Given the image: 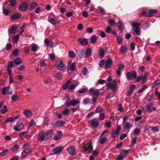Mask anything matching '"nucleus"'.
Wrapping results in <instances>:
<instances>
[{
	"mask_svg": "<svg viewBox=\"0 0 160 160\" xmlns=\"http://www.w3.org/2000/svg\"><path fill=\"white\" fill-rule=\"evenodd\" d=\"M130 23L132 27V31L136 35H140L141 34V31L139 28L141 25V23L138 22H134L132 21H130Z\"/></svg>",
	"mask_w": 160,
	"mask_h": 160,
	"instance_id": "1",
	"label": "nucleus"
},
{
	"mask_svg": "<svg viewBox=\"0 0 160 160\" xmlns=\"http://www.w3.org/2000/svg\"><path fill=\"white\" fill-rule=\"evenodd\" d=\"M64 147L62 146H59L52 149L50 151L51 155L57 154L61 153Z\"/></svg>",
	"mask_w": 160,
	"mask_h": 160,
	"instance_id": "2",
	"label": "nucleus"
},
{
	"mask_svg": "<svg viewBox=\"0 0 160 160\" xmlns=\"http://www.w3.org/2000/svg\"><path fill=\"white\" fill-rule=\"evenodd\" d=\"M38 139L40 142L48 140L45 132L43 131L40 132L38 136Z\"/></svg>",
	"mask_w": 160,
	"mask_h": 160,
	"instance_id": "3",
	"label": "nucleus"
},
{
	"mask_svg": "<svg viewBox=\"0 0 160 160\" xmlns=\"http://www.w3.org/2000/svg\"><path fill=\"white\" fill-rule=\"evenodd\" d=\"M57 68L59 70L62 71L66 68V65L62 61H58L55 63Z\"/></svg>",
	"mask_w": 160,
	"mask_h": 160,
	"instance_id": "4",
	"label": "nucleus"
},
{
	"mask_svg": "<svg viewBox=\"0 0 160 160\" xmlns=\"http://www.w3.org/2000/svg\"><path fill=\"white\" fill-rule=\"evenodd\" d=\"M137 72L133 71L132 72H128L127 73L126 77L127 79L128 80H131L132 79V77H133L134 78H136L137 77Z\"/></svg>",
	"mask_w": 160,
	"mask_h": 160,
	"instance_id": "5",
	"label": "nucleus"
},
{
	"mask_svg": "<svg viewBox=\"0 0 160 160\" xmlns=\"http://www.w3.org/2000/svg\"><path fill=\"white\" fill-rule=\"evenodd\" d=\"M107 87L112 90H115L118 89L116 85V81L114 80L112 83H109L107 84Z\"/></svg>",
	"mask_w": 160,
	"mask_h": 160,
	"instance_id": "6",
	"label": "nucleus"
},
{
	"mask_svg": "<svg viewBox=\"0 0 160 160\" xmlns=\"http://www.w3.org/2000/svg\"><path fill=\"white\" fill-rule=\"evenodd\" d=\"M28 7V4L26 3H22L19 7V10L21 12L26 11Z\"/></svg>",
	"mask_w": 160,
	"mask_h": 160,
	"instance_id": "7",
	"label": "nucleus"
},
{
	"mask_svg": "<svg viewBox=\"0 0 160 160\" xmlns=\"http://www.w3.org/2000/svg\"><path fill=\"white\" fill-rule=\"evenodd\" d=\"M123 127L124 131H128V132L129 131V129L132 127V125L130 122H127L123 124Z\"/></svg>",
	"mask_w": 160,
	"mask_h": 160,
	"instance_id": "8",
	"label": "nucleus"
},
{
	"mask_svg": "<svg viewBox=\"0 0 160 160\" xmlns=\"http://www.w3.org/2000/svg\"><path fill=\"white\" fill-rule=\"evenodd\" d=\"M75 63H71V61H69L68 62V66L67 67V70L68 71L69 70L74 71L75 70Z\"/></svg>",
	"mask_w": 160,
	"mask_h": 160,
	"instance_id": "9",
	"label": "nucleus"
},
{
	"mask_svg": "<svg viewBox=\"0 0 160 160\" xmlns=\"http://www.w3.org/2000/svg\"><path fill=\"white\" fill-rule=\"evenodd\" d=\"M67 150L71 155H74L76 154V150L73 146H70L67 149Z\"/></svg>",
	"mask_w": 160,
	"mask_h": 160,
	"instance_id": "10",
	"label": "nucleus"
},
{
	"mask_svg": "<svg viewBox=\"0 0 160 160\" xmlns=\"http://www.w3.org/2000/svg\"><path fill=\"white\" fill-rule=\"evenodd\" d=\"M88 123L92 126L95 128L98 127L99 125V122L97 121H95L94 120L89 121Z\"/></svg>",
	"mask_w": 160,
	"mask_h": 160,
	"instance_id": "11",
	"label": "nucleus"
},
{
	"mask_svg": "<svg viewBox=\"0 0 160 160\" xmlns=\"http://www.w3.org/2000/svg\"><path fill=\"white\" fill-rule=\"evenodd\" d=\"M112 64V61L110 58L106 60L105 62V68L107 69L109 68L110 66Z\"/></svg>",
	"mask_w": 160,
	"mask_h": 160,
	"instance_id": "12",
	"label": "nucleus"
},
{
	"mask_svg": "<svg viewBox=\"0 0 160 160\" xmlns=\"http://www.w3.org/2000/svg\"><path fill=\"white\" fill-rule=\"evenodd\" d=\"M67 99L66 101L65 105L66 107H69L70 106H71V101H70V98L67 96H66L65 97L62 99L63 100Z\"/></svg>",
	"mask_w": 160,
	"mask_h": 160,
	"instance_id": "13",
	"label": "nucleus"
},
{
	"mask_svg": "<svg viewBox=\"0 0 160 160\" xmlns=\"http://www.w3.org/2000/svg\"><path fill=\"white\" fill-rule=\"evenodd\" d=\"M23 128V124L22 123H21L16 126H14L13 128V129L15 131H18L22 129Z\"/></svg>",
	"mask_w": 160,
	"mask_h": 160,
	"instance_id": "14",
	"label": "nucleus"
},
{
	"mask_svg": "<svg viewBox=\"0 0 160 160\" xmlns=\"http://www.w3.org/2000/svg\"><path fill=\"white\" fill-rule=\"evenodd\" d=\"M89 93L92 95V97L96 98L99 95L100 92L99 91H90Z\"/></svg>",
	"mask_w": 160,
	"mask_h": 160,
	"instance_id": "15",
	"label": "nucleus"
},
{
	"mask_svg": "<svg viewBox=\"0 0 160 160\" xmlns=\"http://www.w3.org/2000/svg\"><path fill=\"white\" fill-rule=\"evenodd\" d=\"M23 114L26 117H29L32 116V113L31 111L28 109L24 110L23 112Z\"/></svg>",
	"mask_w": 160,
	"mask_h": 160,
	"instance_id": "16",
	"label": "nucleus"
},
{
	"mask_svg": "<svg viewBox=\"0 0 160 160\" xmlns=\"http://www.w3.org/2000/svg\"><path fill=\"white\" fill-rule=\"evenodd\" d=\"M44 42L50 48L52 47L53 46L54 44V42L53 41H50L47 38H45L44 39Z\"/></svg>",
	"mask_w": 160,
	"mask_h": 160,
	"instance_id": "17",
	"label": "nucleus"
},
{
	"mask_svg": "<svg viewBox=\"0 0 160 160\" xmlns=\"http://www.w3.org/2000/svg\"><path fill=\"white\" fill-rule=\"evenodd\" d=\"M116 24L119 30H121V32H122L124 29L123 23L121 21H119Z\"/></svg>",
	"mask_w": 160,
	"mask_h": 160,
	"instance_id": "18",
	"label": "nucleus"
},
{
	"mask_svg": "<svg viewBox=\"0 0 160 160\" xmlns=\"http://www.w3.org/2000/svg\"><path fill=\"white\" fill-rule=\"evenodd\" d=\"M79 42L83 45H87L88 42L86 38H79L78 39Z\"/></svg>",
	"mask_w": 160,
	"mask_h": 160,
	"instance_id": "19",
	"label": "nucleus"
},
{
	"mask_svg": "<svg viewBox=\"0 0 160 160\" xmlns=\"http://www.w3.org/2000/svg\"><path fill=\"white\" fill-rule=\"evenodd\" d=\"M47 138L49 139L52 136L53 132L52 130H50L45 132Z\"/></svg>",
	"mask_w": 160,
	"mask_h": 160,
	"instance_id": "20",
	"label": "nucleus"
},
{
	"mask_svg": "<svg viewBox=\"0 0 160 160\" xmlns=\"http://www.w3.org/2000/svg\"><path fill=\"white\" fill-rule=\"evenodd\" d=\"M62 133V131H58L57 132V134L54 136V139L56 141L59 140L61 137Z\"/></svg>",
	"mask_w": 160,
	"mask_h": 160,
	"instance_id": "21",
	"label": "nucleus"
},
{
	"mask_svg": "<svg viewBox=\"0 0 160 160\" xmlns=\"http://www.w3.org/2000/svg\"><path fill=\"white\" fill-rule=\"evenodd\" d=\"M28 132H21L20 134L19 135L18 137L19 138L21 139H23L24 138H25L26 136L28 134Z\"/></svg>",
	"mask_w": 160,
	"mask_h": 160,
	"instance_id": "22",
	"label": "nucleus"
},
{
	"mask_svg": "<svg viewBox=\"0 0 160 160\" xmlns=\"http://www.w3.org/2000/svg\"><path fill=\"white\" fill-rule=\"evenodd\" d=\"M21 16V14L19 12H18L17 13L13 14L12 16L11 17V19L12 20L17 19L20 17Z\"/></svg>",
	"mask_w": 160,
	"mask_h": 160,
	"instance_id": "23",
	"label": "nucleus"
},
{
	"mask_svg": "<svg viewBox=\"0 0 160 160\" xmlns=\"http://www.w3.org/2000/svg\"><path fill=\"white\" fill-rule=\"evenodd\" d=\"M43 80L44 83L47 85H49L52 82V80L49 78H44Z\"/></svg>",
	"mask_w": 160,
	"mask_h": 160,
	"instance_id": "24",
	"label": "nucleus"
},
{
	"mask_svg": "<svg viewBox=\"0 0 160 160\" xmlns=\"http://www.w3.org/2000/svg\"><path fill=\"white\" fill-rule=\"evenodd\" d=\"M158 11L156 9H150L148 11L150 17L153 16L155 13L157 12Z\"/></svg>",
	"mask_w": 160,
	"mask_h": 160,
	"instance_id": "25",
	"label": "nucleus"
},
{
	"mask_svg": "<svg viewBox=\"0 0 160 160\" xmlns=\"http://www.w3.org/2000/svg\"><path fill=\"white\" fill-rule=\"evenodd\" d=\"M31 51L32 52H35L37 51L38 46V45L33 44L31 45Z\"/></svg>",
	"mask_w": 160,
	"mask_h": 160,
	"instance_id": "26",
	"label": "nucleus"
},
{
	"mask_svg": "<svg viewBox=\"0 0 160 160\" xmlns=\"http://www.w3.org/2000/svg\"><path fill=\"white\" fill-rule=\"evenodd\" d=\"M104 50L103 48H101L99 51V56L100 58L102 59L104 57Z\"/></svg>",
	"mask_w": 160,
	"mask_h": 160,
	"instance_id": "27",
	"label": "nucleus"
},
{
	"mask_svg": "<svg viewBox=\"0 0 160 160\" xmlns=\"http://www.w3.org/2000/svg\"><path fill=\"white\" fill-rule=\"evenodd\" d=\"M18 27L16 25H13L11 28V30L10 32L12 34H13L14 32L17 30Z\"/></svg>",
	"mask_w": 160,
	"mask_h": 160,
	"instance_id": "28",
	"label": "nucleus"
},
{
	"mask_svg": "<svg viewBox=\"0 0 160 160\" xmlns=\"http://www.w3.org/2000/svg\"><path fill=\"white\" fill-rule=\"evenodd\" d=\"M92 54V50L90 48H88L86 51L85 55L87 57L90 56Z\"/></svg>",
	"mask_w": 160,
	"mask_h": 160,
	"instance_id": "29",
	"label": "nucleus"
},
{
	"mask_svg": "<svg viewBox=\"0 0 160 160\" xmlns=\"http://www.w3.org/2000/svg\"><path fill=\"white\" fill-rule=\"evenodd\" d=\"M19 36L18 35H17L12 38V41L14 43L16 44L18 43Z\"/></svg>",
	"mask_w": 160,
	"mask_h": 160,
	"instance_id": "30",
	"label": "nucleus"
},
{
	"mask_svg": "<svg viewBox=\"0 0 160 160\" xmlns=\"http://www.w3.org/2000/svg\"><path fill=\"white\" fill-rule=\"evenodd\" d=\"M129 150H122L121 152V155L123 156V157H125L127 156L128 153V152Z\"/></svg>",
	"mask_w": 160,
	"mask_h": 160,
	"instance_id": "31",
	"label": "nucleus"
},
{
	"mask_svg": "<svg viewBox=\"0 0 160 160\" xmlns=\"http://www.w3.org/2000/svg\"><path fill=\"white\" fill-rule=\"evenodd\" d=\"M22 62L21 59L19 58H17L14 60V62L17 65H20Z\"/></svg>",
	"mask_w": 160,
	"mask_h": 160,
	"instance_id": "32",
	"label": "nucleus"
},
{
	"mask_svg": "<svg viewBox=\"0 0 160 160\" xmlns=\"http://www.w3.org/2000/svg\"><path fill=\"white\" fill-rule=\"evenodd\" d=\"M80 102L77 100H73L71 101V106L72 107H74L76 105L79 103Z\"/></svg>",
	"mask_w": 160,
	"mask_h": 160,
	"instance_id": "33",
	"label": "nucleus"
},
{
	"mask_svg": "<svg viewBox=\"0 0 160 160\" xmlns=\"http://www.w3.org/2000/svg\"><path fill=\"white\" fill-rule=\"evenodd\" d=\"M87 150L88 151H91L92 150V146L91 143H88L86 147Z\"/></svg>",
	"mask_w": 160,
	"mask_h": 160,
	"instance_id": "34",
	"label": "nucleus"
},
{
	"mask_svg": "<svg viewBox=\"0 0 160 160\" xmlns=\"http://www.w3.org/2000/svg\"><path fill=\"white\" fill-rule=\"evenodd\" d=\"M97 37L95 35H93L90 39V41L92 43H94L96 42Z\"/></svg>",
	"mask_w": 160,
	"mask_h": 160,
	"instance_id": "35",
	"label": "nucleus"
},
{
	"mask_svg": "<svg viewBox=\"0 0 160 160\" xmlns=\"http://www.w3.org/2000/svg\"><path fill=\"white\" fill-rule=\"evenodd\" d=\"M120 51L122 53H126L127 51V48L125 47H122L120 48Z\"/></svg>",
	"mask_w": 160,
	"mask_h": 160,
	"instance_id": "36",
	"label": "nucleus"
},
{
	"mask_svg": "<svg viewBox=\"0 0 160 160\" xmlns=\"http://www.w3.org/2000/svg\"><path fill=\"white\" fill-rule=\"evenodd\" d=\"M48 20L53 25H55L57 23V21L54 18H48Z\"/></svg>",
	"mask_w": 160,
	"mask_h": 160,
	"instance_id": "37",
	"label": "nucleus"
},
{
	"mask_svg": "<svg viewBox=\"0 0 160 160\" xmlns=\"http://www.w3.org/2000/svg\"><path fill=\"white\" fill-rule=\"evenodd\" d=\"M19 99V97L18 96L15 95H13L11 97V100L14 102H15L18 101Z\"/></svg>",
	"mask_w": 160,
	"mask_h": 160,
	"instance_id": "38",
	"label": "nucleus"
},
{
	"mask_svg": "<svg viewBox=\"0 0 160 160\" xmlns=\"http://www.w3.org/2000/svg\"><path fill=\"white\" fill-rule=\"evenodd\" d=\"M140 132L141 129L139 128H135L133 131V133L134 135H138Z\"/></svg>",
	"mask_w": 160,
	"mask_h": 160,
	"instance_id": "39",
	"label": "nucleus"
},
{
	"mask_svg": "<svg viewBox=\"0 0 160 160\" xmlns=\"http://www.w3.org/2000/svg\"><path fill=\"white\" fill-rule=\"evenodd\" d=\"M85 51L83 49H81L79 51L78 56L80 58H82L83 56V54Z\"/></svg>",
	"mask_w": 160,
	"mask_h": 160,
	"instance_id": "40",
	"label": "nucleus"
},
{
	"mask_svg": "<svg viewBox=\"0 0 160 160\" xmlns=\"http://www.w3.org/2000/svg\"><path fill=\"white\" fill-rule=\"evenodd\" d=\"M71 82V81L70 80L67 81L63 87V88L64 89H66L68 88V85Z\"/></svg>",
	"mask_w": 160,
	"mask_h": 160,
	"instance_id": "41",
	"label": "nucleus"
},
{
	"mask_svg": "<svg viewBox=\"0 0 160 160\" xmlns=\"http://www.w3.org/2000/svg\"><path fill=\"white\" fill-rule=\"evenodd\" d=\"M108 23L110 25L113 26L115 24V22L113 19H111L108 21Z\"/></svg>",
	"mask_w": 160,
	"mask_h": 160,
	"instance_id": "42",
	"label": "nucleus"
},
{
	"mask_svg": "<svg viewBox=\"0 0 160 160\" xmlns=\"http://www.w3.org/2000/svg\"><path fill=\"white\" fill-rule=\"evenodd\" d=\"M19 148V146L18 145H15L13 146L11 148V151L13 152H15L17 151Z\"/></svg>",
	"mask_w": 160,
	"mask_h": 160,
	"instance_id": "43",
	"label": "nucleus"
},
{
	"mask_svg": "<svg viewBox=\"0 0 160 160\" xmlns=\"http://www.w3.org/2000/svg\"><path fill=\"white\" fill-rule=\"evenodd\" d=\"M123 40V38L122 36H118L117 37V42L120 43L122 42Z\"/></svg>",
	"mask_w": 160,
	"mask_h": 160,
	"instance_id": "44",
	"label": "nucleus"
},
{
	"mask_svg": "<svg viewBox=\"0 0 160 160\" xmlns=\"http://www.w3.org/2000/svg\"><path fill=\"white\" fill-rule=\"evenodd\" d=\"M103 110V108H102L98 107V108H97L95 111V113H101L102 112Z\"/></svg>",
	"mask_w": 160,
	"mask_h": 160,
	"instance_id": "45",
	"label": "nucleus"
},
{
	"mask_svg": "<svg viewBox=\"0 0 160 160\" xmlns=\"http://www.w3.org/2000/svg\"><path fill=\"white\" fill-rule=\"evenodd\" d=\"M63 115H66L69 113V110L68 109H65L63 110L61 112Z\"/></svg>",
	"mask_w": 160,
	"mask_h": 160,
	"instance_id": "46",
	"label": "nucleus"
},
{
	"mask_svg": "<svg viewBox=\"0 0 160 160\" xmlns=\"http://www.w3.org/2000/svg\"><path fill=\"white\" fill-rule=\"evenodd\" d=\"M98 8L101 13L103 15L104 14L105 11L104 9L103 8L99 6L98 7Z\"/></svg>",
	"mask_w": 160,
	"mask_h": 160,
	"instance_id": "47",
	"label": "nucleus"
},
{
	"mask_svg": "<svg viewBox=\"0 0 160 160\" xmlns=\"http://www.w3.org/2000/svg\"><path fill=\"white\" fill-rule=\"evenodd\" d=\"M69 57L72 58H74L75 56V54L72 51H70L69 52Z\"/></svg>",
	"mask_w": 160,
	"mask_h": 160,
	"instance_id": "48",
	"label": "nucleus"
},
{
	"mask_svg": "<svg viewBox=\"0 0 160 160\" xmlns=\"http://www.w3.org/2000/svg\"><path fill=\"white\" fill-rule=\"evenodd\" d=\"M90 99L89 98H86L84 99L83 101V102L84 104L86 105L88 103H90Z\"/></svg>",
	"mask_w": 160,
	"mask_h": 160,
	"instance_id": "49",
	"label": "nucleus"
},
{
	"mask_svg": "<svg viewBox=\"0 0 160 160\" xmlns=\"http://www.w3.org/2000/svg\"><path fill=\"white\" fill-rule=\"evenodd\" d=\"M149 14L148 12H146V11H144L142 12L141 14V16H144L146 17H150Z\"/></svg>",
	"mask_w": 160,
	"mask_h": 160,
	"instance_id": "50",
	"label": "nucleus"
},
{
	"mask_svg": "<svg viewBox=\"0 0 160 160\" xmlns=\"http://www.w3.org/2000/svg\"><path fill=\"white\" fill-rule=\"evenodd\" d=\"M58 127H62L65 124V122L63 120H60L58 121Z\"/></svg>",
	"mask_w": 160,
	"mask_h": 160,
	"instance_id": "51",
	"label": "nucleus"
},
{
	"mask_svg": "<svg viewBox=\"0 0 160 160\" xmlns=\"http://www.w3.org/2000/svg\"><path fill=\"white\" fill-rule=\"evenodd\" d=\"M37 6V3L35 2H32L30 7H29V9L30 10H32L34 8H35Z\"/></svg>",
	"mask_w": 160,
	"mask_h": 160,
	"instance_id": "52",
	"label": "nucleus"
},
{
	"mask_svg": "<svg viewBox=\"0 0 160 160\" xmlns=\"http://www.w3.org/2000/svg\"><path fill=\"white\" fill-rule=\"evenodd\" d=\"M87 71L88 70L87 68L86 67H84L82 71V74L83 75H85L87 74Z\"/></svg>",
	"mask_w": 160,
	"mask_h": 160,
	"instance_id": "53",
	"label": "nucleus"
},
{
	"mask_svg": "<svg viewBox=\"0 0 160 160\" xmlns=\"http://www.w3.org/2000/svg\"><path fill=\"white\" fill-rule=\"evenodd\" d=\"M13 119L12 117H9L7 118L5 121V123H7L9 122H12L13 121Z\"/></svg>",
	"mask_w": 160,
	"mask_h": 160,
	"instance_id": "54",
	"label": "nucleus"
},
{
	"mask_svg": "<svg viewBox=\"0 0 160 160\" xmlns=\"http://www.w3.org/2000/svg\"><path fill=\"white\" fill-rule=\"evenodd\" d=\"M107 139L106 138H101L99 141L100 143L104 144L107 141Z\"/></svg>",
	"mask_w": 160,
	"mask_h": 160,
	"instance_id": "55",
	"label": "nucleus"
},
{
	"mask_svg": "<svg viewBox=\"0 0 160 160\" xmlns=\"http://www.w3.org/2000/svg\"><path fill=\"white\" fill-rule=\"evenodd\" d=\"M146 110L147 112H152V110L151 109V106L149 105H147L145 107Z\"/></svg>",
	"mask_w": 160,
	"mask_h": 160,
	"instance_id": "56",
	"label": "nucleus"
},
{
	"mask_svg": "<svg viewBox=\"0 0 160 160\" xmlns=\"http://www.w3.org/2000/svg\"><path fill=\"white\" fill-rule=\"evenodd\" d=\"M19 52V50L18 49H16L12 51V53L13 55L17 56Z\"/></svg>",
	"mask_w": 160,
	"mask_h": 160,
	"instance_id": "57",
	"label": "nucleus"
},
{
	"mask_svg": "<svg viewBox=\"0 0 160 160\" xmlns=\"http://www.w3.org/2000/svg\"><path fill=\"white\" fill-rule=\"evenodd\" d=\"M147 76L146 75H144L141 79V83H144L147 81Z\"/></svg>",
	"mask_w": 160,
	"mask_h": 160,
	"instance_id": "58",
	"label": "nucleus"
},
{
	"mask_svg": "<svg viewBox=\"0 0 160 160\" xmlns=\"http://www.w3.org/2000/svg\"><path fill=\"white\" fill-rule=\"evenodd\" d=\"M160 84V80L158 79L154 83L152 86V87H155L156 85H157Z\"/></svg>",
	"mask_w": 160,
	"mask_h": 160,
	"instance_id": "59",
	"label": "nucleus"
},
{
	"mask_svg": "<svg viewBox=\"0 0 160 160\" xmlns=\"http://www.w3.org/2000/svg\"><path fill=\"white\" fill-rule=\"evenodd\" d=\"M9 3L10 6L13 7L16 5V0H10Z\"/></svg>",
	"mask_w": 160,
	"mask_h": 160,
	"instance_id": "60",
	"label": "nucleus"
},
{
	"mask_svg": "<svg viewBox=\"0 0 160 160\" xmlns=\"http://www.w3.org/2000/svg\"><path fill=\"white\" fill-rule=\"evenodd\" d=\"M119 134V132L117 130L115 131H113L111 133V136L112 137H114L115 135H118Z\"/></svg>",
	"mask_w": 160,
	"mask_h": 160,
	"instance_id": "61",
	"label": "nucleus"
},
{
	"mask_svg": "<svg viewBox=\"0 0 160 160\" xmlns=\"http://www.w3.org/2000/svg\"><path fill=\"white\" fill-rule=\"evenodd\" d=\"M7 106L5 105L3 107V108L1 110V112H2L3 113H4L6 112L8 110L6 109Z\"/></svg>",
	"mask_w": 160,
	"mask_h": 160,
	"instance_id": "62",
	"label": "nucleus"
},
{
	"mask_svg": "<svg viewBox=\"0 0 160 160\" xmlns=\"http://www.w3.org/2000/svg\"><path fill=\"white\" fill-rule=\"evenodd\" d=\"M118 110L120 111V112H122L123 111V109L122 107V105L121 104H119L118 107Z\"/></svg>",
	"mask_w": 160,
	"mask_h": 160,
	"instance_id": "63",
	"label": "nucleus"
},
{
	"mask_svg": "<svg viewBox=\"0 0 160 160\" xmlns=\"http://www.w3.org/2000/svg\"><path fill=\"white\" fill-rule=\"evenodd\" d=\"M105 63V60L104 59H102L100 61V62L99 63V66L100 67V68H101L102 67L103 65Z\"/></svg>",
	"mask_w": 160,
	"mask_h": 160,
	"instance_id": "64",
	"label": "nucleus"
}]
</instances>
